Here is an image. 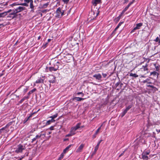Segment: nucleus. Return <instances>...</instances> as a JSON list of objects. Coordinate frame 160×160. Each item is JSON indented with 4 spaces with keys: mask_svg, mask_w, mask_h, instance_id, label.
Returning <instances> with one entry per match:
<instances>
[{
    "mask_svg": "<svg viewBox=\"0 0 160 160\" xmlns=\"http://www.w3.org/2000/svg\"><path fill=\"white\" fill-rule=\"evenodd\" d=\"M19 5H16L14 6H16L15 8H14L12 10L13 11L15 12L17 14L18 12H21L26 10V8L25 7H23L21 6H19Z\"/></svg>",
    "mask_w": 160,
    "mask_h": 160,
    "instance_id": "1",
    "label": "nucleus"
},
{
    "mask_svg": "<svg viewBox=\"0 0 160 160\" xmlns=\"http://www.w3.org/2000/svg\"><path fill=\"white\" fill-rule=\"evenodd\" d=\"M25 148V146L21 144H18L15 150V152L18 153H22Z\"/></svg>",
    "mask_w": 160,
    "mask_h": 160,
    "instance_id": "2",
    "label": "nucleus"
},
{
    "mask_svg": "<svg viewBox=\"0 0 160 160\" xmlns=\"http://www.w3.org/2000/svg\"><path fill=\"white\" fill-rule=\"evenodd\" d=\"M81 124V123H78L75 126L71 128L70 132L72 134V135H74L76 134V131L80 128Z\"/></svg>",
    "mask_w": 160,
    "mask_h": 160,
    "instance_id": "3",
    "label": "nucleus"
},
{
    "mask_svg": "<svg viewBox=\"0 0 160 160\" xmlns=\"http://www.w3.org/2000/svg\"><path fill=\"white\" fill-rule=\"evenodd\" d=\"M57 16L58 17H61L64 15V11L62 10L60 7L58 8L56 10Z\"/></svg>",
    "mask_w": 160,
    "mask_h": 160,
    "instance_id": "4",
    "label": "nucleus"
},
{
    "mask_svg": "<svg viewBox=\"0 0 160 160\" xmlns=\"http://www.w3.org/2000/svg\"><path fill=\"white\" fill-rule=\"evenodd\" d=\"M13 12L10 13L8 16V17L10 18V19H12L17 16V14L15 12L13 11Z\"/></svg>",
    "mask_w": 160,
    "mask_h": 160,
    "instance_id": "5",
    "label": "nucleus"
},
{
    "mask_svg": "<svg viewBox=\"0 0 160 160\" xmlns=\"http://www.w3.org/2000/svg\"><path fill=\"white\" fill-rule=\"evenodd\" d=\"M93 77L96 80H101L102 78V76L100 73H98L93 75Z\"/></svg>",
    "mask_w": 160,
    "mask_h": 160,
    "instance_id": "6",
    "label": "nucleus"
},
{
    "mask_svg": "<svg viewBox=\"0 0 160 160\" xmlns=\"http://www.w3.org/2000/svg\"><path fill=\"white\" fill-rule=\"evenodd\" d=\"M142 25V23H140L137 24L136 26L131 31V32H134L135 30L139 29L140 27Z\"/></svg>",
    "mask_w": 160,
    "mask_h": 160,
    "instance_id": "7",
    "label": "nucleus"
},
{
    "mask_svg": "<svg viewBox=\"0 0 160 160\" xmlns=\"http://www.w3.org/2000/svg\"><path fill=\"white\" fill-rule=\"evenodd\" d=\"M44 80L43 77L38 78L35 82L36 83H43L44 82Z\"/></svg>",
    "mask_w": 160,
    "mask_h": 160,
    "instance_id": "8",
    "label": "nucleus"
},
{
    "mask_svg": "<svg viewBox=\"0 0 160 160\" xmlns=\"http://www.w3.org/2000/svg\"><path fill=\"white\" fill-rule=\"evenodd\" d=\"M84 146V145L83 144H82L79 146L78 148L76 150V152H81Z\"/></svg>",
    "mask_w": 160,
    "mask_h": 160,
    "instance_id": "9",
    "label": "nucleus"
},
{
    "mask_svg": "<svg viewBox=\"0 0 160 160\" xmlns=\"http://www.w3.org/2000/svg\"><path fill=\"white\" fill-rule=\"evenodd\" d=\"M55 66H54V67H51L49 68V70L51 72H52V71H57L59 68V66H57V67H56Z\"/></svg>",
    "mask_w": 160,
    "mask_h": 160,
    "instance_id": "10",
    "label": "nucleus"
},
{
    "mask_svg": "<svg viewBox=\"0 0 160 160\" xmlns=\"http://www.w3.org/2000/svg\"><path fill=\"white\" fill-rule=\"evenodd\" d=\"M16 5H21L26 7H28V4L26 2L23 3L18 4H17L16 3H14L12 4L11 5H12V6H14Z\"/></svg>",
    "mask_w": 160,
    "mask_h": 160,
    "instance_id": "11",
    "label": "nucleus"
},
{
    "mask_svg": "<svg viewBox=\"0 0 160 160\" xmlns=\"http://www.w3.org/2000/svg\"><path fill=\"white\" fill-rule=\"evenodd\" d=\"M33 1L32 0L30 3V8L31 9V12H34V6L33 5Z\"/></svg>",
    "mask_w": 160,
    "mask_h": 160,
    "instance_id": "12",
    "label": "nucleus"
},
{
    "mask_svg": "<svg viewBox=\"0 0 160 160\" xmlns=\"http://www.w3.org/2000/svg\"><path fill=\"white\" fill-rule=\"evenodd\" d=\"M102 141V140H101L100 141H98V142L97 145L95 147L94 150V153H95L96 152L97 150H98V148H99V145Z\"/></svg>",
    "mask_w": 160,
    "mask_h": 160,
    "instance_id": "13",
    "label": "nucleus"
},
{
    "mask_svg": "<svg viewBox=\"0 0 160 160\" xmlns=\"http://www.w3.org/2000/svg\"><path fill=\"white\" fill-rule=\"evenodd\" d=\"M102 124L100 127L98 128V129L96 130V132L95 134L93 135L92 138L93 139L95 138L96 137V135L98 134V133L99 132V130L101 129V127L102 126Z\"/></svg>",
    "mask_w": 160,
    "mask_h": 160,
    "instance_id": "14",
    "label": "nucleus"
},
{
    "mask_svg": "<svg viewBox=\"0 0 160 160\" xmlns=\"http://www.w3.org/2000/svg\"><path fill=\"white\" fill-rule=\"evenodd\" d=\"M142 158L143 160H147L148 159V157L144 154V153H142L141 155Z\"/></svg>",
    "mask_w": 160,
    "mask_h": 160,
    "instance_id": "15",
    "label": "nucleus"
},
{
    "mask_svg": "<svg viewBox=\"0 0 160 160\" xmlns=\"http://www.w3.org/2000/svg\"><path fill=\"white\" fill-rule=\"evenodd\" d=\"M71 146L72 145H70L66 147V148L63 150V152L65 154L68 151L69 149L71 148Z\"/></svg>",
    "mask_w": 160,
    "mask_h": 160,
    "instance_id": "16",
    "label": "nucleus"
},
{
    "mask_svg": "<svg viewBox=\"0 0 160 160\" xmlns=\"http://www.w3.org/2000/svg\"><path fill=\"white\" fill-rule=\"evenodd\" d=\"M92 3L95 6L101 2V0H94L92 1Z\"/></svg>",
    "mask_w": 160,
    "mask_h": 160,
    "instance_id": "17",
    "label": "nucleus"
},
{
    "mask_svg": "<svg viewBox=\"0 0 160 160\" xmlns=\"http://www.w3.org/2000/svg\"><path fill=\"white\" fill-rule=\"evenodd\" d=\"M84 99V98H82L79 97H75L73 98V100H76L77 101H80Z\"/></svg>",
    "mask_w": 160,
    "mask_h": 160,
    "instance_id": "18",
    "label": "nucleus"
},
{
    "mask_svg": "<svg viewBox=\"0 0 160 160\" xmlns=\"http://www.w3.org/2000/svg\"><path fill=\"white\" fill-rule=\"evenodd\" d=\"M122 22H120L118 24V25H117V26L116 27V28H115L114 30L113 31V32L112 33V34L114 32H115L119 27L121 25V24L122 23Z\"/></svg>",
    "mask_w": 160,
    "mask_h": 160,
    "instance_id": "19",
    "label": "nucleus"
},
{
    "mask_svg": "<svg viewBox=\"0 0 160 160\" xmlns=\"http://www.w3.org/2000/svg\"><path fill=\"white\" fill-rule=\"evenodd\" d=\"M148 66V64H146V65L145 66H142V68H143V70L144 71H146L148 70V69L147 68V67Z\"/></svg>",
    "mask_w": 160,
    "mask_h": 160,
    "instance_id": "20",
    "label": "nucleus"
},
{
    "mask_svg": "<svg viewBox=\"0 0 160 160\" xmlns=\"http://www.w3.org/2000/svg\"><path fill=\"white\" fill-rule=\"evenodd\" d=\"M58 116L57 114H56L54 115H53L52 116L50 117V118H51V119L53 121L55 122V120L54 119L56 118V117H57Z\"/></svg>",
    "mask_w": 160,
    "mask_h": 160,
    "instance_id": "21",
    "label": "nucleus"
},
{
    "mask_svg": "<svg viewBox=\"0 0 160 160\" xmlns=\"http://www.w3.org/2000/svg\"><path fill=\"white\" fill-rule=\"evenodd\" d=\"M49 3V2H47L46 3L43 4L42 5V8H47Z\"/></svg>",
    "mask_w": 160,
    "mask_h": 160,
    "instance_id": "22",
    "label": "nucleus"
},
{
    "mask_svg": "<svg viewBox=\"0 0 160 160\" xmlns=\"http://www.w3.org/2000/svg\"><path fill=\"white\" fill-rule=\"evenodd\" d=\"M65 153L62 152L60 155V157L58 158L57 160H61L63 158Z\"/></svg>",
    "mask_w": 160,
    "mask_h": 160,
    "instance_id": "23",
    "label": "nucleus"
},
{
    "mask_svg": "<svg viewBox=\"0 0 160 160\" xmlns=\"http://www.w3.org/2000/svg\"><path fill=\"white\" fill-rule=\"evenodd\" d=\"M10 11H8V12H4L2 13H0L1 14V16H2V17H3L5 16H6L7 15V13L9 12Z\"/></svg>",
    "mask_w": 160,
    "mask_h": 160,
    "instance_id": "24",
    "label": "nucleus"
},
{
    "mask_svg": "<svg viewBox=\"0 0 160 160\" xmlns=\"http://www.w3.org/2000/svg\"><path fill=\"white\" fill-rule=\"evenodd\" d=\"M32 117V115H30L27 118H25L24 121H23V122L24 123H25L27 122V121L29 119V118H31Z\"/></svg>",
    "mask_w": 160,
    "mask_h": 160,
    "instance_id": "25",
    "label": "nucleus"
},
{
    "mask_svg": "<svg viewBox=\"0 0 160 160\" xmlns=\"http://www.w3.org/2000/svg\"><path fill=\"white\" fill-rule=\"evenodd\" d=\"M129 76L131 77H133L135 78L138 77V75L136 73H132L130 74Z\"/></svg>",
    "mask_w": 160,
    "mask_h": 160,
    "instance_id": "26",
    "label": "nucleus"
},
{
    "mask_svg": "<svg viewBox=\"0 0 160 160\" xmlns=\"http://www.w3.org/2000/svg\"><path fill=\"white\" fill-rule=\"evenodd\" d=\"M28 98V97H24L19 101V103H22L25 100L27 99Z\"/></svg>",
    "mask_w": 160,
    "mask_h": 160,
    "instance_id": "27",
    "label": "nucleus"
},
{
    "mask_svg": "<svg viewBox=\"0 0 160 160\" xmlns=\"http://www.w3.org/2000/svg\"><path fill=\"white\" fill-rule=\"evenodd\" d=\"M149 81H150V79L149 78H147L145 80L143 81H142V82L143 83H145L146 82H147V83H149V84L152 83V82H150Z\"/></svg>",
    "mask_w": 160,
    "mask_h": 160,
    "instance_id": "28",
    "label": "nucleus"
},
{
    "mask_svg": "<svg viewBox=\"0 0 160 160\" xmlns=\"http://www.w3.org/2000/svg\"><path fill=\"white\" fill-rule=\"evenodd\" d=\"M153 75V76H156L157 75V76L158 75V73L156 71H153L152 72H150V75Z\"/></svg>",
    "mask_w": 160,
    "mask_h": 160,
    "instance_id": "29",
    "label": "nucleus"
},
{
    "mask_svg": "<svg viewBox=\"0 0 160 160\" xmlns=\"http://www.w3.org/2000/svg\"><path fill=\"white\" fill-rule=\"evenodd\" d=\"M36 90V89L35 88H34L31 90L28 93V95H30L32 93H33L34 92H35Z\"/></svg>",
    "mask_w": 160,
    "mask_h": 160,
    "instance_id": "30",
    "label": "nucleus"
},
{
    "mask_svg": "<svg viewBox=\"0 0 160 160\" xmlns=\"http://www.w3.org/2000/svg\"><path fill=\"white\" fill-rule=\"evenodd\" d=\"M127 111L125 109L124 111L122 112L121 113V117H123L126 113L127 112Z\"/></svg>",
    "mask_w": 160,
    "mask_h": 160,
    "instance_id": "31",
    "label": "nucleus"
},
{
    "mask_svg": "<svg viewBox=\"0 0 160 160\" xmlns=\"http://www.w3.org/2000/svg\"><path fill=\"white\" fill-rule=\"evenodd\" d=\"M53 122L52 119H51L47 121L46 124V125H48L50 124L51 123V122Z\"/></svg>",
    "mask_w": 160,
    "mask_h": 160,
    "instance_id": "32",
    "label": "nucleus"
},
{
    "mask_svg": "<svg viewBox=\"0 0 160 160\" xmlns=\"http://www.w3.org/2000/svg\"><path fill=\"white\" fill-rule=\"evenodd\" d=\"M159 37H158L156 38L154 40V41L155 42H158L159 45Z\"/></svg>",
    "mask_w": 160,
    "mask_h": 160,
    "instance_id": "33",
    "label": "nucleus"
},
{
    "mask_svg": "<svg viewBox=\"0 0 160 160\" xmlns=\"http://www.w3.org/2000/svg\"><path fill=\"white\" fill-rule=\"evenodd\" d=\"M154 65L155 66V68L156 69V71H159V67L158 66L156 65V64H154Z\"/></svg>",
    "mask_w": 160,
    "mask_h": 160,
    "instance_id": "34",
    "label": "nucleus"
},
{
    "mask_svg": "<svg viewBox=\"0 0 160 160\" xmlns=\"http://www.w3.org/2000/svg\"><path fill=\"white\" fill-rule=\"evenodd\" d=\"M32 0H24V2L28 4L29 3H30Z\"/></svg>",
    "mask_w": 160,
    "mask_h": 160,
    "instance_id": "35",
    "label": "nucleus"
},
{
    "mask_svg": "<svg viewBox=\"0 0 160 160\" xmlns=\"http://www.w3.org/2000/svg\"><path fill=\"white\" fill-rule=\"evenodd\" d=\"M132 105H129L125 109L128 111L130 108H132Z\"/></svg>",
    "mask_w": 160,
    "mask_h": 160,
    "instance_id": "36",
    "label": "nucleus"
},
{
    "mask_svg": "<svg viewBox=\"0 0 160 160\" xmlns=\"http://www.w3.org/2000/svg\"><path fill=\"white\" fill-rule=\"evenodd\" d=\"M8 125H7L5 126V127L2 128L1 129H0V132L2 133V131L4 130H5L7 126Z\"/></svg>",
    "mask_w": 160,
    "mask_h": 160,
    "instance_id": "37",
    "label": "nucleus"
},
{
    "mask_svg": "<svg viewBox=\"0 0 160 160\" xmlns=\"http://www.w3.org/2000/svg\"><path fill=\"white\" fill-rule=\"evenodd\" d=\"M55 77H54L53 78L54 79L53 80H49V82L50 83H54V82H55Z\"/></svg>",
    "mask_w": 160,
    "mask_h": 160,
    "instance_id": "38",
    "label": "nucleus"
},
{
    "mask_svg": "<svg viewBox=\"0 0 160 160\" xmlns=\"http://www.w3.org/2000/svg\"><path fill=\"white\" fill-rule=\"evenodd\" d=\"M142 153H144V154L146 155H148L150 153V152L149 151H144Z\"/></svg>",
    "mask_w": 160,
    "mask_h": 160,
    "instance_id": "39",
    "label": "nucleus"
},
{
    "mask_svg": "<svg viewBox=\"0 0 160 160\" xmlns=\"http://www.w3.org/2000/svg\"><path fill=\"white\" fill-rule=\"evenodd\" d=\"M102 74L103 76V77L104 78H106L108 76V73H102Z\"/></svg>",
    "mask_w": 160,
    "mask_h": 160,
    "instance_id": "40",
    "label": "nucleus"
},
{
    "mask_svg": "<svg viewBox=\"0 0 160 160\" xmlns=\"http://www.w3.org/2000/svg\"><path fill=\"white\" fill-rule=\"evenodd\" d=\"M73 135H72V134L70 132V133L67 134L66 136V137H71L73 136Z\"/></svg>",
    "mask_w": 160,
    "mask_h": 160,
    "instance_id": "41",
    "label": "nucleus"
},
{
    "mask_svg": "<svg viewBox=\"0 0 160 160\" xmlns=\"http://www.w3.org/2000/svg\"><path fill=\"white\" fill-rule=\"evenodd\" d=\"M59 64H60L59 62H57L54 65V66H56V67H57L58 66H59Z\"/></svg>",
    "mask_w": 160,
    "mask_h": 160,
    "instance_id": "42",
    "label": "nucleus"
},
{
    "mask_svg": "<svg viewBox=\"0 0 160 160\" xmlns=\"http://www.w3.org/2000/svg\"><path fill=\"white\" fill-rule=\"evenodd\" d=\"M130 6V5L128 4V6L126 7L124 9L127 11Z\"/></svg>",
    "mask_w": 160,
    "mask_h": 160,
    "instance_id": "43",
    "label": "nucleus"
},
{
    "mask_svg": "<svg viewBox=\"0 0 160 160\" xmlns=\"http://www.w3.org/2000/svg\"><path fill=\"white\" fill-rule=\"evenodd\" d=\"M62 1L64 2V3L67 4L69 0H62Z\"/></svg>",
    "mask_w": 160,
    "mask_h": 160,
    "instance_id": "44",
    "label": "nucleus"
},
{
    "mask_svg": "<svg viewBox=\"0 0 160 160\" xmlns=\"http://www.w3.org/2000/svg\"><path fill=\"white\" fill-rule=\"evenodd\" d=\"M147 86L148 87H150L151 88H155V87L154 86H153L152 85H147Z\"/></svg>",
    "mask_w": 160,
    "mask_h": 160,
    "instance_id": "45",
    "label": "nucleus"
},
{
    "mask_svg": "<svg viewBox=\"0 0 160 160\" xmlns=\"http://www.w3.org/2000/svg\"><path fill=\"white\" fill-rule=\"evenodd\" d=\"M37 139L35 137L34 138L32 139L31 142L32 143L34 141H36Z\"/></svg>",
    "mask_w": 160,
    "mask_h": 160,
    "instance_id": "46",
    "label": "nucleus"
},
{
    "mask_svg": "<svg viewBox=\"0 0 160 160\" xmlns=\"http://www.w3.org/2000/svg\"><path fill=\"white\" fill-rule=\"evenodd\" d=\"M41 137V135H37L36 136H35V138L37 139V138H40V137Z\"/></svg>",
    "mask_w": 160,
    "mask_h": 160,
    "instance_id": "47",
    "label": "nucleus"
},
{
    "mask_svg": "<svg viewBox=\"0 0 160 160\" xmlns=\"http://www.w3.org/2000/svg\"><path fill=\"white\" fill-rule=\"evenodd\" d=\"M125 151L121 153L119 156V157H120L121 156H122L124 153Z\"/></svg>",
    "mask_w": 160,
    "mask_h": 160,
    "instance_id": "48",
    "label": "nucleus"
},
{
    "mask_svg": "<svg viewBox=\"0 0 160 160\" xmlns=\"http://www.w3.org/2000/svg\"><path fill=\"white\" fill-rule=\"evenodd\" d=\"M25 155H24L23 156H21L20 158V159H21V160H22V159H23V158H24L25 157Z\"/></svg>",
    "mask_w": 160,
    "mask_h": 160,
    "instance_id": "49",
    "label": "nucleus"
},
{
    "mask_svg": "<svg viewBox=\"0 0 160 160\" xmlns=\"http://www.w3.org/2000/svg\"><path fill=\"white\" fill-rule=\"evenodd\" d=\"M121 17L120 16H119L117 18V20L118 21L121 19Z\"/></svg>",
    "mask_w": 160,
    "mask_h": 160,
    "instance_id": "50",
    "label": "nucleus"
},
{
    "mask_svg": "<svg viewBox=\"0 0 160 160\" xmlns=\"http://www.w3.org/2000/svg\"><path fill=\"white\" fill-rule=\"evenodd\" d=\"M49 129L51 130H53V126H51L49 128Z\"/></svg>",
    "mask_w": 160,
    "mask_h": 160,
    "instance_id": "51",
    "label": "nucleus"
},
{
    "mask_svg": "<svg viewBox=\"0 0 160 160\" xmlns=\"http://www.w3.org/2000/svg\"><path fill=\"white\" fill-rule=\"evenodd\" d=\"M134 0H132V1L131 2H130L129 3V4H130L131 5L133 3V2L134 1Z\"/></svg>",
    "mask_w": 160,
    "mask_h": 160,
    "instance_id": "52",
    "label": "nucleus"
},
{
    "mask_svg": "<svg viewBox=\"0 0 160 160\" xmlns=\"http://www.w3.org/2000/svg\"><path fill=\"white\" fill-rule=\"evenodd\" d=\"M126 11V10H125L124 9L122 10V13L123 14V13Z\"/></svg>",
    "mask_w": 160,
    "mask_h": 160,
    "instance_id": "53",
    "label": "nucleus"
},
{
    "mask_svg": "<svg viewBox=\"0 0 160 160\" xmlns=\"http://www.w3.org/2000/svg\"><path fill=\"white\" fill-rule=\"evenodd\" d=\"M82 92H78L77 93V95H79L80 94H81L82 93Z\"/></svg>",
    "mask_w": 160,
    "mask_h": 160,
    "instance_id": "54",
    "label": "nucleus"
},
{
    "mask_svg": "<svg viewBox=\"0 0 160 160\" xmlns=\"http://www.w3.org/2000/svg\"><path fill=\"white\" fill-rule=\"evenodd\" d=\"M48 44V42H47L44 45H43V46L44 47H46L47 46Z\"/></svg>",
    "mask_w": 160,
    "mask_h": 160,
    "instance_id": "55",
    "label": "nucleus"
},
{
    "mask_svg": "<svg viewBox=\"0 0 160 160\" xmlns=\"http://www.w3.org/2000/svg\"><path fill=\"white\" fill-rule=\"evenodd\" d=\"M40 135H41V136H45L46 135V134L45 133L42 134H40Z\"/></svg>",
    "mask_w": 160,
    "mask_h": 160,
    "instance_id": "56",
    "label": "nucleus"
},
{
    "mask_svg": "<svg viewBox=\"0 0 160 160\" xmlns=\"http://www.w3.org/2000/svg\"><path fill=\"white\" fill-rule=\"evenodd\" d=\"M81 95V96L82 97H83L84 96V93H83L82 92Z\"/></svg>",
    "mask_w": 160,
    "mask_h": 160,
    "instance_id": "57",
    "label": "nucleus"
},
{
    "mask_svg": "<svg viewBox=\"0 0 160 160\" xmlns=\"http://www.w3.org/2000/svg\"><path fill=\"white\" fill-rule=\"evenodd\" d=\"M51 39H48V42H49L50 41H51Z\"/></svg>",
    "mask_w": 160,
    "mask_h": 160,
    "instance_id": "58",
    "label": "nucleus"
},
{
    "mask_svg": "<svg viewBox=\"0 0 160 160\" xmlns=\"http://www.w3.org/2000/svg\"><path fill=\"white\" fill-rule=\"evenodd\" d=\"M145 77L144 76V75H142L141 76V77H142V78H145Z\"/></svg>",
    "mask_w": 160,
    "mask_h": 160,
    "instance_id": "59",
    "label": "nucleus"
},
{
    "mask_svg": "<svg viewBox=\"0 0 160 160\" xmlns=\"http://www.w3.org/2000/svg\"><path fill=\"white\" fill-rule=\"evenodd\" d=\"M123 14H122V12L119 15L121 17L122 16V15Z\"/></svg>",
    "mask_w": 160,
    "mask_h": 160,
    "instance_id": "60",
    "label": "nucleus"
},
{
    "mask_svg": "<svg viewBox=\"0 0 160 160\" xmlns=\"http://www.w3.org/2000/svg\"><path fill=\"white\" fill-rule=\"evenodd\" d=\"M157 130V132H160V130H159L158 131V130Z\"/></svg>",
    "mask_w": 160,
    "mask_h": 160,
    "instance_id": "61",
    "label": "nucleus"
},
{
    "mask_svg": "<svg viewBox=\"0 0 160 160\" xmlns=\"http://www.w3.org/2000/svg\"><path fill=\"white\" fill-rule=\"evenodd\" d=\"M41 38V37L40 36H39L38 37V40H39Z\"/></svg>",
    "mask_w": 160,
    "mask_h": 160,
    "instance_id": "62",
    "label": "nucleus"
},
{
    "mask_svg": "<svg viewBox=\"0 0 160 160\" xmlns=\"http://www.w3.org/2000/svg\"><path fill=\"white\" fill-rule=\"evenodd\" d=\"M36 113V112H34L33 113H32V114H31V115H32V116L33 114H35Z\"/></svg>",
    "mask_w": 160,
    "mask_h": 160,
    "instance_id": "63",
    "label": "nucleus"
},
{
    "mask_svg": "<svg viewBox=\"0 0 160 160\" xmlns=\"http://www.w3.org/2000/svg\"><path fill=\"white\" fill-rule=\"evenodd\" d=\"M160 39H159V45H160V34L159 35Z\"/></svg>",
    "mask_w": 160,
    "mask_h": 160,
    "instance_id": "64",
    "label": "nucleus"
}]
</instances>
